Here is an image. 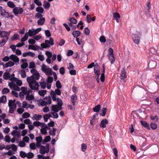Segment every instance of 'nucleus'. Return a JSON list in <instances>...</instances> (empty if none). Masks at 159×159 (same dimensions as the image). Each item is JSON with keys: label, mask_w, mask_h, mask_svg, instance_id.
I'll use <instances>...</instances> for the list:
<instances>
[{"label": "nucleus", "mask_w": 159, "mask_h": 159, "mask_svg": "<svg viewBox=\"0 0 159 159\" xmlns=\"http://www.w3.org/2000/svg\"><path fill=\"white\" fill-rule=\"evenodd\" d=\"M3 77L5 80L9 79L11 80V82L8 83V86L11 89L15 91H20V88L19 86H21L22 84L21 80H19L16 78H11L10 74L7 72L4 73Z\"/></svg>", "instance_id": "nucleus-1"}, {"label": "nucleus", "mask_w": 159, "mask_h": 159, "mask_svg": "<svg viewBox=\"0 0 159 159\" xmlns=\"http://www.w3.org/2000/svg\"><path fill=\"white\" fill-rule=\"evenodd\" d=\"M20 89L22 93H20L19 96L21 98H23L24 95L26 96V99L27 100L31 101L34 99L31 89L25 87H22Z\"/></svg>", "instance_id": "nucleus-2"}, {"label": "nucleus", "mask_w": 159, "mask_h": 159, "mask_svg": "<svg viewBox=\"0 0 159 159\" xmlns=\"http://www.w3.org/2000/svg\"><path fill=\"white\" fill-rule=\"evenodd\" d=\"M62 104H58L57 105H52L51 108V112L49 113L51 118L54 119H57L58 117V115L57 112L62 109Z\"/></svg>", "instance_id": "nucleus-3"}, {"label": "nucleus", "mask_w": 159, "mask_h": 159, "mask_svg": "<svg viewBox=\"0 0 159 159\" xmlns=\"http://www.w3.org/2000/svg\"><path fill=\"white\" fill-rule=\"evenodd\" d=\"M61 91L57 89L55 91H51L50 92V95L53 101H57L58 104H62V102L61 99L57 97V95H60L61 94Z\"/></svg>", "instance_id": "nucleus-4"}, {"label": "nucleus", "mask_w": 159, "mask_h": 159, "mask_svg": "<svg viewBox=\"0 0 159 159\" xmlns=\"http://www.w3.org/2000/svg\"><path fill=\"white\" fill-rule=\"evenodd\" d=\"M31 77H27V81L29 84V86L32 90L38 91L39 84V83L36 80H32Z\"/></svg>", "instance_id": "nucleus-5"}, {"label": "nucleus", "mask_w": 159, "mask_h": 159, "mask_svg": "<svg viewBox=\"0 0 159 159\" xmlns=\"http://www.w3.org/2000/svg\"><path fill=\"white\" fill-rule=\"evenodd\" d=\"M54 44V40L52 38L50 37L49 40H46L44 43L41 44L40 45L41 48L40 49L42 50L43 48H49L51 46H52Z\"/></svg>", "instance_id": "nucleus-6"}, {"label": "nucleus", "mask_w": 159, "mask_h": 159, "mask_svg": "<svg viewBox=\"0 0 159 159\" xmlns=\"http://www.w3.org/2000/svg\"><path fill=\"white\" fill-rule=\"evenodd\" d=\"M41 69L45 75L48 76L52 75L53 72L52 71L51 68L48 67L44 64H43L42 65Z\"/></svg>", "instance_id": "nucleus-7"}, {"label": "nucleus", "mask_w": 159, "mask_h": 159, "mask_svg": "<svg viewBox=\"0 0 159 159\" xmlns=\"http://www.w3.org/2000/svg\"><path fill=\"white\" fill-rule=\"evenodd\" d=\"M8 106L9 108V112L12 113L16 109V104L15 100H11L8 102Z\"/></svg>", "instance_id": "nucleus-8"}, {"label": "nucleus", "mask_w": 159, "mask_h": 159, "mask_svg": "<svg viewBox=\"0 0 159 159\" xmlns=\"http://www.w3.org/2000/svg\"><path fill=\"white\" fill-rule=\"evenodd\" d=\"M42 29L41 28H37L36 29H32L29 30L28 34L30 37H32L34 36L35 35L38 34L41 31Z\"/></svg>", "instance_id": "nucleus-9"}, {"label": "nucleus", "mask_w": 159, "mask_h": 159, "mask_svg": "<svg viewBox=\"0 0 159 159\" xmlns=\"http://www.w3.org/2000/svg\"><path fill=\"white\" fill-rule=\"evenodd\" d=\"M11 32H6L5 31H1L0 30V37L2 38L3 39L6 40H8V37L10 35Z\"/></svg>", "instance_id": "nucleus-10"}, {"label": "nucleus", "mask_w": 159, "mask_h": 159, "mask_svg": "<svg viewBox=\"0 0 159 159\" xmlns=\"http://www.w3.org/2000/svg\"><path fill=\"white\" fill-rule=\"evenodd\" d=\"M12 11L15 15L17 16L19 14H22L23 11V9L22 7H15L13 9Z\"/></svg>", "instance_id": "nucleus-11"}, {"label": "nucleus", "mask_w": 159, "mask_h": 159, "mask_svg": "<svg viewBox=\"0 0 159 159\" xmlns=\"http://www.w3.org/2000/svg\"><path fill=\"white\" fill-rule=\"evenodd\" d=\"M49 151V145L48 144H47L46 147L43 146H42L40 147V152L41 154H44L48 152Z\"/></svg>", "instance_id": "nucleus-12"}, {"label": "nucleus", "mask_w": 159, "mask_h": 159, "mask_svg": "<svg viewBox=\"0 0 159 159\" xmlns=\"http://www.w3.org/2000/svg\"><path fill=\"white\" fill-rule=\"evenodd\" d=\"M53 81V78L52 77L50 76H48V78L46 80V82L47 84V87L48 89L51 88L52 83Z\"/></svg>", "instance_id": "nucleus-13"}, {"label": "nucleus", "mask_w": 159, "mask_h": 159, "mask_svg": "<svg viewBox=\"0 0 159 159\" xmlns=\"http://www.w3.org/2000/svg\"><path fill=\"white\" fill-rule=\"evenodd\" d=\"M47 127V125L45 124L41 127L40 131L42 134H45L47 133V130H49L48 129Z\"/></svg>", "instance_id": "nucleus-14"}, {"label": "nucleus", "mask_w": 159, "mask_h": 159, "mask_svg": "<svg viewBox=\"0 0 159 159\" xmlns=\"http://www.w3.org/2000/svg\"><path fill=\"white\" fill-rule=\"evenodd\" d=\"M132 38L135 43L138 44L139 43L140 38L137 34H133L132 35Z\"/></svg>", "instance_id": "nucleus-15"}, {"label": "nucleus", "mask_w": 159, "mask_h": 159, "mask_svg": "<svg viewBox=\"0 0 159 159\" xmlns=\"http://www.w3.org/2000/svg\"><path fill=\"white\" fill-rule=\"evenodd\" d=\"M10 59L12 60L14 63H18L19 61L18 57L14 55H11L10 56Z\"/></svg>", "instance_id": "nucleus-16"}, {"label": "nucleus", "mask_w": 159, "mask_h": 159, "mask_svg": "<svg viewBox=\"0 0 159 159\" xmlns=\"http://www.w3.org/2000/svg\"><path fill=\"white\" fill-rule=\"evenodd\" d=\"M94 72L97 77L98 78L100 75L99 66L98 65H95L94 68Z\"/></svg>", "instance_id": "nucleus-17"}, {"label": "nucleus", "mask_w": 159, "mask_h": 159, "mask_svg": "<svg viewBox=\"0 0 159 159\" xmlns=\"http://www.w3.org/2000/svg\"><path fill=\"white\" fill-rule=\"evenodd\" d=\"M22 56L24 57H25L27 56H30L32 57H34L35 56V54L33 52H29L23 53Z\"/></svg>", "instance_id": "nucleus-18"}, {"label": "nucleus", "mask_w": 159, "mask_h": 159, "mask_svg": "<svg viewBox=\"0 0 159 159\" xmlns=\"http://www.w3.org/2000/svg\"><path fill=\"white\" fill-rule=\"evenodd\" d=\"M108 121L106 119L102 120L100 124V126L102 128H104L106 127V125L108 123Z\"/></svg>", "instance_id": "nucleus-19"}, {"label": "nucleus", "mask_w": 159, "mask_h": 159, "mask_svg": "<svg viewBox=\"0 0 159 159\" xmlns=\"http://www.w3.org/2000/svg\"><path fill=\"white\" fill-rule=\"evenodd\" d=\"M127 77L126 72L125 70L123 69L122 71L120 76V78L121 80H124Z\"/></svg>", "instance_id": "nucleus-20"}, {"label": "nucleus", "mask_w": 159, "mask_h": 159, "mask_svg": "<svg viewBox=\"0 0 159 159\" xmlns=\"http://www.w3.org/2000/svg\"><path fill=\"white\" fill-rule=\"evenodd\" d=\"M113 17L115 19L117 23L119 22V19L120 18V14L118 12H115L113 13Z\"/></svg>", "instance_id": "nucleus-21"}, {"label": "nucleus", "mask_w": 159, "mask_h": 159, "mask_svg": "<svg viewBox=\"0 0 159 159\" xmlns=\"http://www.w3.org/2000/svg\"><path fill=\"white\" fill-rule=\"evenodd\" d=\"M40 47L37 45H29L28 46V49L34 50H36L39 49Z\"/></svg>", "instance_id": "nucleus-22"}, {"label": "nucleus", "mask_w": 159, "mask_h": 159, "mask_svg": "<svg viewBox=\"0 0 159 159\" xmlns=\"http://www.w3.org/2000/svg\"><path fill=\"white\" fill-rule=\"evenodd\" d=\"M42 117V115L35 114L32 117V119L33 120H40Z\"/></svg>", "instance_id": "nucleus-23"}, {"label": "nucleus", "mask_w": 159, "mask_h": 159, "mask_svg": "<svg viewBox=\"0 0 159 159\" xmlns=\"http://www.w3.org/2000/svg\"><path fill=\"white\" fill-rule=\"evenodd\" d=\"M39 76L40 75L38 72L29 77H31L32 79H32V80H38L39 79Z\"/></svg>", "instance_id": "nucleus-24"}, {"label": "nucleus", "mask_w": 159, "mask_h": 159, "mask_svg": "<svg viewBox=\"0 0 159 159\" xmlns=\"http://www.w3.org/2000/svg\"><path fill=\"white\" fill-rule=\"evenodd\" d=\"M14 65V63L12 61H9L6 63L3 66L5 68H7L9 67H11L13 66Z\"/></svg>", "instance_id": "nucleus-25"}, {"label": "nucleus", "mask_w": 159, "mask_h": 159, "mask_svg": "<svg viewBox=\"0 0 159 159\" xmlns=\"http://www.w3.org/2000/svg\"><path fill=\"white\" fill-rule=\"evenodd\" d=\"M44 99L47 105L50 104L52 103V99L50 96L45 97Z\"/></svg>", "instance_id": "nucleus-26"}, {"label": "nucleus", "mask_w": 159, "mask_h": 159, "mask_svg": "<svg viewBox=\"0 0 159 159\" xmlns=\"http://www.w3.org/2000/svg\"><path fill=\"white\" fill-rule=\"evenodd\" d=\"M38 104L39 106H45L47 105L44 99L43 100H38Z\"/></svg>", "instance_id": "nucleus-27"}, {"label": "nucleus", "mask_w": 159, "mask_h": 159, "mask_svg": "<svg viewBox=\"0 0 159 159\" xmlns=\"http://www.w3.org/2000/svg\"><path fill=\"white\" fill-rule=\"evenodd\" d=\"M105 69L104 66H103L102 72L101 75L100 77V80L102 82H103L105 80Z\"/></svg>", "instance_id": "nucleus-28"}, {"label": "nucleus", "mask_w": 159, "mask_h": 159, "mask_svg": "<svg viewBox=\"0 0 159 159\" xmlns=\"http://www.w3.org/2000/svg\"><path fill=\"white\" fill-rule=\"evenodd\" d=\"M43 6L45 9H48L50 8V4L49 2L44 1Z\"/></svg>", "instance_id": "nucleus-29"}, {"label": "nucleus", "mask_w": 159, "mask_h": 159, "mask_svg": "<svg viewBox=\"0 0 159 159\" xmlns=\"http://www.w3.org/2000/svg\"><path fill=\"white\" fill-rule=\"evenodd\" d=\"M37 141V146H40L41 144V142L42 140V138L41 137H37L36 138Z\"/></svg>", "instance_id": "nucleus-30"}, {"label": "nucleus", "mask_w": 159, "mask_h": 159, "mask_svg": "<svg viewBox=\"0 0 159 159\" xmlns=\"http://www.w3.org/2000/svg\"><path fill=\"white\" fill-rule=\"evenodd\" d=\"M19 74L20 75L21 77L22 78H25L26 76L25 71L24 70H21L19 71Z\"/></svg>", "instance_id": "nucleus-31"}, {"label": "nucleus", "mask_w": 159, "mask_h": 159, "mask_svg": "<svg viewBox=\"0 0 159 159\" xmlns=\"http://www.w3.org/2000/svg\"><path fill=\"white\" fill-rule=\"evenodd\" d=\"M141 124L144 127L148 129H150L149 125L145 121L141 120L140 121Z\"/></svg>", "instance_id": "nucleus-32"}, {"label": "nucleus", "mask_w": 159, "mask_h": 159, "mask_svg": "<svg viewBox=\"0 0 159 159\" xmlns=\"http://www.w3.org/2000/svg\"><path fill=\"white\" fill-rule=\"evenodd\" d=\"M77 96L75 95H73L71 96V101L74 105L75 104V102H76V101L77 99Z\"/></svg>", "instance_id": "nucleus-33"}, {"label": "nucleus", "mask_w": 159, "mask_h": 159, "mask_svg": "<svg viewBox=\"0 0 159 159\" xmlns=\"http://www.w3.org/2000/svg\"><path fill=\"white\" fill-rule=\"evenodd\" d=\"M45 21V19L44 18H40L38 21L37 23L39 25H43Z\"/></svg>", "instance_id": "nucleus-34"}, {"label": "nucleus", "mask_w": 159, "mask_h": 159, "mask_svg": "<svg viewBox=\"0 0 159 159\" xmlns=\"http://www.w3.org/2000/svg\"><path fill=\"white\" fill-rule=\"evenodd\" d=\"M72 34L73 35L74 37L76 38L80 36V32L78 30H76L73 31L72 33Z\"/></svg>", "instance_id": "nucleus-35"}, {"label": "nucleus", "mask_w": 159, "mask_h": 159, "mask_svg": "<svg viewBox=\"0 0 159 159\" xmlns=\"http://www.w3.org/2000/svg\"><path fill=\"white\" fill-rule=\"evenodd\" d=\"M39 84L42 88L44 89L46 88V83L43 80H41L39 82Z\"/></svg>", "instance_id": "nucleus-36"}, {"label": "nucleus", "mask_w": 159, "mask_h": 159, "mask_svg": "<svg viewBox=\"0 0 159 159\" xmlns=\"http://www.w3.org/2000/svg\"><path fill=\"white\" fill-rule=\"evenodd\" d=\"M111 63L113 64L115 61V59L114 55H107Z\"/></svg>", "instance_id": "nucleus-37"}, {"label": "nucleus", "mask_w": 159, "mask_h": 159, "mask_svg": "<svg viewBox=\"0 0 159 159\" xmlns=\"http://www.w3.org/2000/svg\"><path fill=\"white\" fill-rule=\"evenodd\" d=\"M47 125L48 129L50 130L51 129V127H53L54 126V122L52 121H51Z\"/></svg>", "instance_id": "nucleus-38"}, {"label": "nucleus", "mask_w": 159, "mask_h": 159, "mask_svg": "<svg viewBox=\"0 0 159 159\" xmlns=\"http://www.w3.org/2000/svg\"><path fill=\"white\" fill-rule=\"evenodd\" d=\"M49 134L52 135H55V132L57 131L56 129L53 128L52 129H50L49 130Z\"/></svg>", "instance_id": "nucleus-39"}, {"label": "nucleus", "mask_w": 159, "mask_h": 159, "mask_svg": "<svg viewBox=\"0 0 159 159\" xmlns=\"http://www.w3.org/2000/svg\"><path fill=\"white\" fill-rule=\"evenodd\" d=\"M0 14L1 16L7 18V16H8V12L6 11L5 9H3L2 10V12H1Z\"/></svg>", "instance_id": "nucleus-40"}, {"label": "nucleus", "mask_w": 159, "mask_h": 159, "mask_svg": "<svg viewBox=\"0 0 159 159\" xmlns=\"http://www.w3.org/2000/svg\"><path fill=\"white\" fill-rule=\"evenodd\" d=\"M28 33L26 32L25 33V35L24 37H22L21 39V42H24L25 41H26L28 38L29 35L28 34Z\"/></svg>", "instance_id": "nucleus-41"}, {"label": "nucleus", "mask_w": 159, "mask_h": 159, "mask_svg": "<svg viewBox=\"0 0 159 159\" xmlns=\"http://www.w3.org/2000/svg\"><path fill=\"white\" fill-rule=\"evenodd\" d=\"M44 124V123H41L38 121L34 122V125L36 126H40L41 127Z\"/></svg>", "instance_id": "nucleus-42"}, {"label": "nucleus", "mask_w": 159, "mask_h": 159, "mask_svg": "<svg viewBox=\"0 0 159 159\" xmlns=\"http://www.w3.org/2000/svg\"><path fill=\"white\" fill-rule=\"evenodd\" d=\"M7 6L11 8H14L15 7V4L11 1H9L7 2Z\"/></svg>", "instance_id": "nucleus-43"}, {"label": "nucleus", "mask_w": 159, "mask_h": 159, "mask_svg": "<svg viewBox=\"0 0 159 159\" xmlns=\"http://www.w3.org/2000/svg\"><path fill=\"white\" fill-rule=\"evenodd\" d=\"M50 117H51L49 113L46 114L43 116V118L45 122H47L48 119Z\"/></svg>", "instance_id": "nucleus-44"}, {"label": "nucleus", "mask_w": 159, "mask_h": 159, "mask_svg": "<svg viewBox=\"0 0 159 159\" xmlns=\"http://www.w3.org/2000/svg\"><path fill=\"white\" fill-rule=\"evenodd\" d=\"M14 153V152L12 150H10L8 152H5L3 153V155L6 156V155L11 156Z\"/></svg>", "instance_id": "nucleus-45"}, {"label": "nucleus", "mask_w": 159, "mask_h": 159, "mask_svg": "<svg viewBox=\"0 0 159 159\" xmlns=\"http://www.w3.org/2000/svg\"><path fill=\"white\" fill-rule=\"evenodd\" d=\"M6 101L7 98L5 96H3L0 98V103L2 102L5 103L6 102Z\"/></svg>", "instance_id": "nucleus-46"}, {"label": "nucleus", "mask_w": 159, "mask_h": 159, "mask_svg": "<svg viewBox=\"0 0 159 159\" xmlns=\"http://www.w3.org/2000/svg\"><path fill=\"white\" fill-rule=\"evenodd\" d=\"M47 91L45 90H39L38 91L39 94L42 96H43L46 93Z\"/></svg>", "instance_id": "nucleus-47"}, {"label": "nucleus", "mask_w": 159, "mask_h": 159, "mask_svg": "<svg viewBox=\"0 0 159 159\" xmlns=\"http://www.w3.org/2000/svg\"><path fill=\"white\" fill-rule=\"evenodd\" d=\"M20 155L21 157L24 158L26 157L27 153L24 151H21L20 152Z\"/></svg>", "instance_id": "nucleus-48"}, {"label": "nucleus", "mask_w": 159, "mask_h": 159, "mask_svg": "<svg viewBox=\"0 0 159 159\" xmlns=\"http://www.w3.org/2000/svg\"><path fill=\"white\" fill-rule=\"evenodd\" d=\"M10 92V90L7 88H4L2 90V93L3 94H6Z\"/></svg>", "instance_id": "nucleus-49"}, {"label": "nucleus", "mask_w": 159, "mask_h": 159, "mask_svg": "<svg viewBox=\"0 0 159 159\" xmlns=\"http://www.w3.org/2000/svg\"><path fill=\"white\" fill-rule=\"evenodd\" d=\"M100 109V105H98L95 106L93 108V111L95 112H98Z\"/></svg>", "instance_id": "nucleus-50"}, {"label": "nucleus", "mask_w": 159, "mask_h": 159, "mask_svg": "<svg viewBox=\"0 0 159 159\" xmlns=\"http://www.w3.org/2000/svg\"><path fill=\"white\" fill-rule=\"evenodd\" d=\"M34 156V154L31 152H29L28 153H27L26 157L28 159H31Z\"/></svg>", "instance_id": "nucleus-51"}, {"label": "nucleus", "mask_w": 159, "mask_h": 159, "mask_svg": "<svg viewBox=\"0 0 159 159\" xmlns=\"http://www.w3.org/2000/svg\"><path fill=\"white\" fill-rule=\"evenodd\" d=\"M36 11L40 13H43L44 11L43 9L41 7H38L36 9Z\"/></svg>", "instance_id": "nucleus-52"}, {"label": "nucleus", "mask_w": 159, "mask_h": 159, "mask_svg": "<svg viewBox=\"0 0 159 159\" xmlns=\"http://www.w3.org/2000/svg\"><path fill=\"white\" fill-rule=\"evenodd\" d=\"M69 20L71 23L74 24H75L77 22V20L75 19L74 17H72L69 19Z\"/></svg>", "instance_id": "nucleus-53"}, {"label": "nucleus", "mask_w": 159, "mask_h": 159, "mask_svg": "<svg viewBox=\"0 0 159 159\" xmlns=\"http://www.w3.org/2000/svg\"><path fill=\"white\" fill-rule=\"evenodd\" d=\"M45 34L46 36L48 38H50L51 36V33L50 31L48 30H46L45 31Z\"/></svg>", "instance_id": "nucleus-54"}, {"label": "nucleus", "mask_w": 159, "mask_h": 159, "mask_svg": "<svg viewBox=\"0 0 159 159\" xmlns=\"http://www.w3.org/2000/svg\"><path fill=\"white\" fill-rule=\"evenodd\" d=\"M22 107L23 108H26L27 109L28 108L29 104H28L26 101H24L22 103Z\"/></svg>", "instance_id": "nucleus-55"}, {"label": "nucleus", "mask_w": 159, "mask_h": 159, "mask_svg": "<svg viewBox=\"0 0 159 159\" xmlns=\"http://www.w3.org/2000/svg\"><path fill=\"white\" fill-rule=\"evenodd\" d=\"M107 110V108H104L102 109V112L100 114V115L102 116H105L106 111Z\"/></svg>", "instance_id": "nucleus-56"}, {"label": "nucleus", "mask_w": 159, "mask_h": 159, "mask_svg": "<svg viewBox=\"0 0 159 159\" xmlns=\"http://www.w3.org/2000/svg\"><path fill=\"white\" fill-rule=\"evenodd\" d=\"M65 72V68L63 67H61L59 70V72L60 74L62 75H64Z\"/></svg>", "instance_id": "nucleus-57"}, {"label": "nucleus", "mask_w": 159, "mask_h": 159, "mask_svg": "<svg viewBox=\"0 0 159 159\" xmlns=\"http://www.w3.org/2000/svg\"><path fill=\"white\" fill-rule=\"evenodd\" d=\"M81 150L83 152H84L86 150L87 148V147L85 144L83 143L81 144Z\"/></svg>", "instance_id": "nucleus-58"}, {"label": "nucleus", "mask_w": 159, "mask_h": 159, "mask_svg": "<svg viewBox=\"0 0 159 159\" xmlns=\"http://www.w3.org/2000/svg\"><path fill=\"white\" fill-rule=\"evenodd\" d=\"M22 117L23 118H28L30 116V114L28 112H24L22 115Z\"/></svg>", "instance_id": "nucleus-59"}, {"label": "nucleus", "mask_w": 159, "mask_h": 159, "mask_svg": "<svg viewBox=\"0 0 159 159\" xmlns=\"http://www.w3.org/2000/svg\"><path fill=\"white\" fill-rule=\"evenodd\" d=\"M91 15L89 14H88L86 17V21L88 23H89L91 22Z\"/></svg>", "instance_id": "nucleus-60"}, {"label": "nucleus", "mask_w": 159, "mask_h": 159, "mask_svg": "<svg viewBox=\"0 0 159 159\" xmlns=\"http://www.w3.org/2000/svg\"><path fill=\"white\" fill-rule=\"evenodd\" d=\"M28 43L30 44H34L36 43V41L35 39L33 38V39H29L28 41Z\"/></svg>", "instance_id": "nucleus-61"}, {"label": "nucleus", "mask_w": 159, "mask_h": 159, "mask_svg": "<svg viewBox=\"0 0 159 159\" xmlns=\"http://www.w3.org/2000/svg\"><path fill=\"white\" fill-rule=\"evenodd\" d=\"M25 143L23 140L20 141L19 143V146L20 147H23L25 146Z\"/></svg>", "instance_id": "nucleus-62"}, {"label": "nucleus", "mask_w": 159, "mask_h": 159, "mask_svg": "<svg viewBox=\"0 0 159 159\" xmlns=\"http://www.w3.org/2000/svg\"><path fill=\"white\" fill-rule=\"evenodd\" d=\"M56 87L58 89H61L62 87L59 81L58 80L56 82Z\"/></svg>", "instance_id": "nucleus-63"}, {"label": "nucleus", "mask_w": 159, "mask_h": 159, "mask_svg": "<svg viewBox=\"0 0 159 159\" xmlns=\"http://www.w3.org/2000/svg\"><path fill=\"white\" fill-rule=\"evenodd\" d=\"M65 43V41L63 39H60V41L59 42V45L61 46L63 45Z\"/></svg>", "instance_id": "nucleus-64"}]
</instances>
